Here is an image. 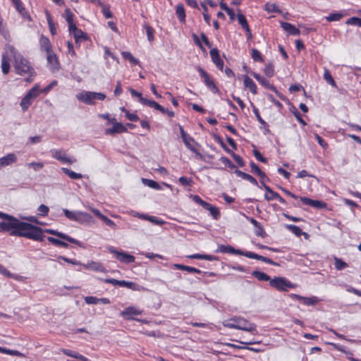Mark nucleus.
I'll list each match as a JSON object with an SVG mask.
<instances>
[{
    "instance_id": "nucleus-52",
    "label": "nucleus",
    "mask_w": 361,
    "mask_h": 361,
    "mask_svg": "<svg viewBox=\"0 0 361 361\" xmlns=\"http://www.w3.org/2000/svg\"><path fill=\"white\" fill-rule=\"evenodd\" d=\"M144 27L146 30V33L147 36V39L149 42H152L154 40V29L149 26L148 24L145 23L144 25Z\"/></svg>"
},
{
    "instance_id": "nucleus-60",
    "label": "nucleus",
    "mask_w": 361,
    "mask_h": 361,
    "mask_svg": "<svg viewBox=\"0 0 361 361\" xmlns=\"http://www.w3.org/2000/svg\"><path fill=\"white\" fill-rule=\"evenodd\" d=\"M214 140L221 145V147L226 151L228 154L231 152V149L226 146V145L223 141L222 138L219 135H215L214 136Z\"/></svg>"
},
{
    "instance_id": "nucleus-17",
    "label": "nucleus",
    "mask_w": 361,
    "mask_h": 361,
    "mask_svg": "<svg viewBox=\"0 0 361 361\" xmlns=\"http://www.w3.org/2000/svg\"><path fill=\"white\" fill-rule=\"evenodd\" d=\"M250 222L255 227V233L257 236H260L262 238H264L267 236V233L263 228V226L254 218H247Z\"/></svg>"
},
{
    "instance_id": "nucleus-23",
    "label": "nucleus",
    "mask_w": 361,
    "mask_h": 361,
    "mask_svg": "<svg viewBox=\"0 0 361 361\" xmlns=\"http://www.w3.org/2000/svg\"><path fill=\"white\" fill-rule=\"evenodd\" d=\"M90 92H89V91L82 92L80 94H78L76 95V97L79 101H80L86 104H89V105L94 104V102L91 101V97H90L91 95H90Z\"/></svg>"
},
{
    "instance_id": "nucleus-46",
    "label": "nucleus",
    "mask_w": 361,
    "mask_h": 361,
    "mask_svg": "<svg viewBox=\"0 0 361 361\" xmlns=\"http://www.w3.org/2000/svg\"><path fill=\"white\" fill-rule=\"evenodd\" d=\"M251 57L255 61H258L261 63L264 62V59L261 53L256 49H252Z\"/></svg>"
},
{
    "instance_id": "nucleus-44",
    "label": "nucleus",
    "mask_w": 361,
    "mask_h": 361,
    "mask_svg": "<svg viewBox=\"0 0 361 361\" xmlns=\"http://www.w3.org/2000/svg\"><path fill=\"white\" fill-rule=\"evenodd\" d=\"M241 255L245 256L248 258H250V259H257V260H260V261H262L263 257H264V256L259 255L258 254H256V253H254V252H252L250 251H243V250H242Z\"/></svg>"
},
{
    "instance_id": "nucleus-27",
    "label": "nucleus",
    "mask_w": 361,
    "mask_h": 361,
    "mask_svg": "<svg viewBox=\"0 0 361 361\" xmlns=\"http://www.w3.org/2000/svg\"><path fill=\"white\" fill-rule=\"evenodd\" d=\"M173 267L177 269L182 270V271H186L190 273H196V274L202 273V271L198 269H196V268L192 267H189V266H186V265H183V264H174Z\"/></svg>"
},
{
    "instance_id": "nucleus-47",
    "label": "nucleus",
    "mask_w": 361,
    "mask_h": 361,
    "mask_svg": "<svg viewBox=\"0 0 361 361\" xmlns=\"http://www.w3.org/2000/svg\"><path fill=\"white\" fill-rule=\"evenodd\" d=\"M334 262V266L337 270H343L348 267V264L340 258L335 257Z\"/></svg>"
},
{
    "instance_id": "nucleus-43",
    "label": "nucleus",
    "mask_w": 361,
    "mask_h": 361,
    "mask_svg": "<svg viewBox=\"0 0 361 361\" xmlns=\"http://www.w3.org/2000/svg\"><path fill=\"white\" fill-rule=\"evenodd\" d=\"M47 240L54 245L61 246L65 248L68 247V244L53 237H47Z\"/></svg>"
},
{
    "instance_id": "nucleus-57",
    "label": "nucleus",
    "mask_w": 361,
    "mask_h": 361,
    "mask_svg": "<svg viewBox=\"0 0 361 361\" xmlns=\"http://www.w3.org/2000/svg\"><path fill=\"white\" fill-rule=\"evenodd\" d=\"M104 282L106 283H111L114 286H118L121 287H123L125 281L124 280L120 281V280H117L115 279H106L104 280Z\"/></svg>"
},
{
    "instance_id": "nucleus-50",
    "label": "nucleus",
    "mask_w": 361,
    "mask_h": 361,
    "mask_svg": "<svg viewBox=\"0 0 361 361\" xmlns=\"http://www.w3.org/2000/svg\"><path fill=\"white\" fill-rule=\"evenodd\" d=\"M253 113L255 114L257 121L263 126H264L265 128H267V130L269 131V129H268V127H269V125L267 124V123L263 120L259 114V110L257 108H256L255 106H253Z\"/></svg>"
},
{
    "instance_id": "nucleus-35",
    "label": "nucleus",
    "mask_w": 361,
    "mask_h": 361,
    "mask_svg": "<svg viewBox=\"0 0 361 361\" xmlns=\"http://www.w3.org/2000/svg\"><path fill=\"white\" fill-rule=\"evenodd\" d=\"M236 18L238 19V23L241 25L243 29L245 30V29L249 27V25L247 23L245 16L244 14H243L242 13H240V11L237 13Z\"/></svg>"
},
{
    "instance_id": "nucleus-8",
    "label": "nucleus",
    "mask_w": 361,
    "mask_h": 361,
    "mask_svg": "<svg viewBox=\"0 0 361 361\" xmlns=\"http://www.w3.org/2000/svg\"><path fill=\"white\" fill-rule=\"evenodd\" d=\"M50 152L53 158L63 164H72L76 161L75 159L68 158L63 149H51Z\"/></svg>"
},
{
    "instance_id": "nucleus-21",
    "label": "nucleus",
    "mask_w": 361,
    "mask_h": 361,
    "mask_svg": "<svg viewBox=\"0 0 361 361\" xmlns=\"http://www.w3.org/2000/svg\"><path fill=\"white\" fill-rule=\"evenodd\" d=\"M39 45L41 50L44 51L46 53L49 51L50 52L53 50L50 40L46 36L41 35L39 39Z\"/></svg>"
},
{
    "instance_id": "nucleus-11",
    "label": "nucleus",
    "mask_w": 361,
    "mask_h": 361,
    "mask_svg": "<svg viewBox=\"0 0 361 361\" xmlns=\"http://www.w3.org/2000/svg\"><path fill=\"white\" fill-rule=\"evenodd\" d=\"M47 61L49 68L52 71H59L60 68V63L59 59L54 51L52 50L50 52H47Z\"/></svg>"
},
{
    "instance_id": "nucleus-12",
    "label": "nucleus",
    "mask_w": 361,
    "mask_h": 361,
    "mask_svg": "<svg viewBox=\"0 0 361 361\" xmlns=\"http://www.w3.org/2000/svg\"><path fill=\"white\" fill-rule=\"evenodd\" d=\"M252 75L264 87L269 89L270 90L275 92L281 99H283V97L281 95V94L278 92L276 88L272 85L270 84L269 82L264 78V77L261 76L260 74L253 72L252 73Z\"/></svg>"
},
{
    "instance_id": "nucleus-62",
    "label": "nucleus",
    "mask_w": 361,
    "mask_h": 361,
    "mask_svg": "<svg viewBox=\"0 0 361 361\" xmlns=\"http://www.w3.org/2000/svg\"><path fill=\"white\" fill-rule=\"evenodd\" d=\"M29 93H30L34 97H37L39 94L42 92V90L39 89V86L38 85H35L34 87H32L29 91Z\"/></svg>"
},
{
    "instance_id": "nucleus-64",
    "label": "nucleus",
    "mask_w": 361,
    "mask_h": 361,
    "mask_svg": "<svg viewBox=\"0 0 361 361\" xmlns=\"http://www.w3.org/2000/svg\"><path fill=\"white\" fill-rule=\"evenodd\" d=\"M85 302L88 305H97L99 304V300L97 298L94 296H87L85 298Z\"/></svg>"
},
{
    "instance_id": "nucleus-9",
    "label": "nucleus",
    "mask_w": 361,
    "mask_h": 361,
    "mask_svg": "<svg viewBox=\"0 0 361 361\" xmlns=\"http://www.w3.org/2000/svg\"><path fill=\"white\" fill-rule=\"evenodd\" d=\"M43 231H44V233H47L49 234H51L53 235H56L61 239L65 240L71 243H73L80 247H82V243L80 241H78V240H76V239L62 233V232H59L56 230H54V229H51V228L43 229Z\"/></svg>"
},
{
    "instance_id": "nucleus-54",
    "label": "nucleus",
    "mask_w": 361,
    "mask_h": 361,
    "mask_svg": "<svg viewBox=\"0 0 361 361\" xmlns=\"http://www.w3.org/2000/svg\"><path fill=\"white\" fill-rule=\"evenodd\" d=\"M90 95H91V101L94 102V100H104L106 98V95L101 92H90Z\"/></svg>"
},
{
    "instance_id": "nucleus-22",
    "label": "nucleus",
    "mask_w": 361,
    "mask_h": 361,
    "mask_svg": "<svg viewBox=\"0 0 361 361\" xmlns=\"http://www.w3.org/2000/svg\"><path fill=\"white\" fill-rule=\"evenodd\" d=\"M243 84L245 87L248 88L253 94H257V88L256 84L250 78L246 75H243Z\"/></svg>"
},
{
    "instance_id": "nucleus-14",
    "label": "nucleus",
    "mask_w": 361,
    "mask_h": 361,
    "mask_svg": "<svg viewBox=\"0 0 361 361\" xmlns=\"http://www.w3.org/2000/svg\"><path fill=\"white\" fill-rule=\"evenodd\" d=\"M210 56L212 62L221 71L224 70V61L221 59L219 53V50L216 48H213L210 50Z\"/></svg>"
},
{
    "instance_id": "nucleus-2",
    "label": "nucleus",
    "mask_w": 361,
    "mask_h": 361,
    "mask_svg": "<svg viewBox=\"0 0 361 361\" xmlns=\"http://www.w3.org/2000/svg\"><path fill=\"white\" fill-rule=\"evenodd\" d=\"M6 50L13 58V66L17 74L22 76L36 75V72L30 61L20 54L13 46L8 44Z\"/></svg>"
},
{
    "instance_id": "nucleus-24",
    "label": "nucleus",
    "mask_w": 361,
    "mask_h": 361,
    "mask_svg": "<svg viewBox=\"0 0 361 361\" xmlns=\"http://www.w3.org/2000/svg\"><path fill=\"white\" fill-rule=\"evenodd\" d=\"M183 141L188 149H190L193 153H195L197 157H202V154L191 144V142H195L193 137H192L191 136H189L187 138H185V140H183Z\"/></svg>"
},
{
    "instance_id": "nucleus-13",
    "label": "nucleus",
    "mask_w": 361,
    "mask_h": 361,
    "mask_svg": "<svg viewBox=\"0 0 361 361\" xmlns=\"http://www.w3.org/2000/svg\"><path fill=\"white\" fill-rule=\"evenodd\" d=\"M300 200L302 204L309 205L316 209H324L326 207V204L320 200H312L307 197H300Z\"/></svg>"
},
{
    "instance_id": "nucleus-7",
    "label": "nucleus",
    "mask_w": 361,
    "mask_h": 361,
    "mask_svg": "<svg viewBox=\"0 0 361 361\" xmlns=\"http://www.w3.org/2000/svg\"><path fill=\"white\" fill-rule=\"evenodd\" d=\"M108 250L115 255L116 259L122 263L131 264L135 260V257L133 255L122 251H118L114 247H108Z\"/></svg>"
},
{
    "instance_id": "nucleus-51",
    "label": "nucleus",
    "mask_w": 361,
    "mask_h": 361,
    "mask_svg": "<svg viewBox=\"0 0 361 361\" xmlns=\"http://www.w3.org/2000/svg\"><path fill=\"white\" fill-rule=\"evenodd\" d=\"M345 24L361 27V18L357 17L350 18L345 21Z\"/></svg>"
},
{
    "instance_id": "nucleus-38",
    "label": "nucleus",
    "mask_w": 361,
    "mask_h": 361,
    "mask_svg": "<svg viewBox=\"0 0 361 361\" xmlns=\"http://www.w3.org/2000/svg\"><path fill=\"white\" fill-rule=\"evenodd\" d=\"M73 35L75 38L76 43H78L81 41L87 39L86 34L83 31H82L80 29H78V30H76V32H75L73 34Z\"/></svg>"
},
{
    "instance_id": "nucleus-34",
    "label": "nucleus",
    "mask_w": 361,
    "mask_h": 361,
    "mask_svg": "<svg viewBox=\"0 0 361 361\" xmlns=\"http://www.w3.org/2000/svg\"><path fill=\"white\" fill-rule=\"evenodd\" d=\"M286 228L298 237H300L302 234H305L299 226L295 225L287 224L286 225Z\"/></svg>"
},
{
    "instance_id": "nucleus-20",
    "label": "nucleus",
    "mask_w": 361,
    "mask_h": 361,
    "mask_svg": "<svg viewBox=\"0 0 361 361\" xmlns=\"http://www.w3.org/2000/svg\"><path fill=\"white\" fill-rule=\"evenodd\" d=\"M235 173L237 176L240 177L241 178L249 181L250 183L253 184L255 186H257L258 188H261L257 180L251 175L244 173L238 169L235 170Z\"/></svg>"
},
{
    "instance_id": "nucleus-45",
    "label": "nucleus",
    "mask_w": 361,
    "mask_h": 361,
    "mask_svg": "<svg viewBox=\"0 0 361 361\" xmlns=\"http://www.w3.org/2000/svg\"><path fill=\"white\" fill-rule=\"evenodd\" d=\"M46 16H47V23L49 25V27L50 30V32L52 35H54L56 33V27H55L54 22L52 21L51 16L48 11L46 12Z\"/></svg>"
},
{
    "instance_id": "nucleus-19",
    "label": "nucleus",
    "mask_w": 361,
    "mask_h": 361,
    "mask_svg": "<svg viewBox=\"0 0 361 361\" xmlns=\"http://www.w3.org/2000/svg\"><path fill=\"white\" fill-rule=\"evenodd\" d=\"M280 24L281 27L290 35L296 36L300 34V30L289 23L281 22Z\"/></svg>"
},
{
    "instance_id": "nucleus-32",
    "label": "nucleus",
    "mask_w": 361,
    "mask_h": 361,
    "mask_svg": "<svg viewBox=\"0 0 361 361\" xmlns=\"http://www.w3.org/2000/svg\"><path fill=\"white\" fill-rule=\"evenodd\" d=\"M252 275L260 281H270L271 280L268 274L259 271H253Z\"/></svg>"
},
{
    "instance_id": "nucleus-40",
    "label": "nucleus",
    "mask_w": 361,
    "mask_h": 361,
    "mask_svg": "<svg viewBox=\"0 0 361 361\" xmlns=\"http://www.w3.org/2000/svg\"><path fill=\"white\" fill-rule=\"evenodd\" d=\"M345 16L343 13H330L328 16L326 17V20L329 22L332 21H338Z\"/></svg>"
},
{
    "instance_id": "nucleus-4",
    "label": "nucleus",
    "mask_w": 361,
    "mask_h": 361,
    "mask_svg": "<svg viewBox=\"0 0 361 361\" xmlns=\"http://www.w3.org/2000/svg\"><path fill=\"white\" fill-rule=\"evenodd\" d=\"M63 212L67 219L77 221L80 224L90 223L92 221V216L86 212L80 211H70L67 209H63Z\"/></svg>"
},
{
    "instance_id": "nucleus-29",
    "label": "nucleus",
    "mask_w": 361,
    "mask_h": 361,
    "mask_svg": "<svg viewBox=\"0 0 361 361\" xmlns=\"http://www.w3.org/2000/svg\"><path fill=\"white\" fill-rule=\"evenodd\" d=\"M176 14L181 23L185 22V12L182 4H179L176 7Z\"/></svg>"
},
{
    "instance_id": "nucleus-33",
    "label": "nucleus",
    "mask_w": 361,
    "mask_h": 361,
    "mask_svg": "<svg viewBox=\"0 0 361 361\" xmlns=\"http://www.w3.org/2000/svg\"><path fill=\"white\" fill-rule=\"evenodd\" d=\"M142 182L143 183L144 185H145L152 189H154L157 190H161V187L160 186V185L157 182H156L153 180L142 178Z\"/></svg>"
},
{
    "instance_id": "nucleus-37",
    "label": "nucleus",
    "mask_w": 361,
    "mask_h": 361,
    "mask_svg": "<svg viewBox=\"0 0 361 361\" xmlns=\"http://www.w3.org/2000/svg\"><path fill=\"white\" fill-rule=\"evenodd\" d=\"M204 209L209 211L210 214L215 220H217L219 218L220 212L217 207L212 206L209 203L208 207H207V208H205Z\"/></svg>"
},
{
    "instance_id": "nucleus-16",
    "label": "nucleus",
    "mask_w": 361,
    "mask_h": 361,
    "mask_svg": "<svg viewBox=\"0 0 361 361\" xmlns=\"http://www.w3.org/2000/svg\"><path fill=\"white\" fill-rule=\"evenodd\" d=\"M17 161V157L13 153H10L0 158V169L9 166Z\"/></svg>"
},
{
    "instance_id": "nucleus-3",
    "label": "nucleus",
    "mask_w": 361,
    "mask_h": 361,
    "mask_svg": "<svg viewBox=\"0 0 361 361\" xmlns=\"http://www.w3.org/2000/svg\"><path fill=\"white\" fill-rule=\"evenodd\" d=\"M225 327L234 329H240L245 331L250 332L255 335L257 334L256 325L250 323L244 318L240 317H235L229 320L224 321L223 323Z\"/></svg>"
},
{
    "instance_id": "nucleus-55",
    "label": "nucleus",
    "mask_w": 361,
    "mask_h": 361,
    "mask_svg": "<svg viewBox=\"0 0 361 361\" xmlns=\"http://www.w3.org/2000/svg\"><path fill=\"white\" fill-rule=\"evenodd\" d=\"M130 93L131 94L132 96L133 97H138L139 99V102L142 104H144V100H147L146 98H144L142 95V93L141 92H139L137 91H136L135 90L130 87L128 89Z\"/></svg>"
},
{
    "instance_id": "nucleus-59",
    "label": "nucleus",
    "mask_w": 361,
    "mask_h": 361,
    "mask_svg": "<svg viewBox=\"0 0 361 361\" xmlns=\"http://www.w3.org/2000/svg\"><path fill=\"white\" fill-rule=\"evenodd\" d=\"M228 154H230L232 156V157L233 158V159L238 164V166L241 167L244 166L245 162L239 155L234 153L232 150H231V152Z\"/></svg>"
},
{
    "instance_id": "nucleus-18",
    "label": "nucleus",
    "mask_w": 361,
    "mask_h": 361,
    "mask_svg": "<svg viewBox=\"0 0 361 361\" xmlns=\"http://www.w3.org/2000/svg\"><path fill=\"white\" fill-rule=\"evenodd\" d=\"M216 252H221V253L234 254V255H241V253H242L241 250L235 249L231 245H220L218 247Z\"/></svg>"
},
{
    "instance_id": "nucleus-30",
    "label": "nucleus",
    "mask_w": 361,
    "mask_h": 361,
    "mask_svg": "<svg viewBox=\"0 0 361 361\" xmlns=\"http://www.w3.org/2000/svg\"><path fill=\"white\" fill-rule=\"evenodd\" d=\"M140 314L141 311L133 307H128L121 312V315L125 317L132 315H140Z\"/></svg>"
},
{
    "instance_id": "nucleus-1",
    "label": "nucleus",
    "mask_w": 361,
    "mask_h": 361,
    "mask_svg": "<svg viewBox=\"0 0 361 361\" xmlns=\"http://www.w3.org/2000/svg\"><path fill=\"white\" fill-rule=\"evenodd\" d=\"M0 215L6 217V222L0 226V229L4 230V233L7 232L12 236L23 237L35 241L44 240L45 235L41 227L22 221L8 214H0Z\"/></svg>"
},
{
    "instance_id": "nucleus-61",
    "label": "nucleus",
    "mask_w": 361,
    "mask_h": 361,
    "mask_svg": "<svg viewBox=\"0 0 361 361\" xmlns=\"http://www.w3.org/2000/svg\"><path fill=\"white\" fill-rule=\"evenodd\" d=\"M133 290H140V286L132 281H126L124 282V286Z\"/></svg>"
},
{
    "instance_id": "nucleus-48",
    "label": "nucleus",
    "mask_w": 361,
    "mask_h": 361,
    "mask_svg": "<svg viewBox=\"0 0 361 361\" xmlns=\"http://www.w3.org/2000/svg\"><path fill=\"white\" fill-rule=\"evenodd\" d=\"M324 78L326 81L327 83L330 84L333 87H336V82L333 78V77L331 75V73L329 70L325 69L324 73Z\"/></svg>"
},
{
    "instance_id": "nucleus-26",
    "label": "nucleus",
    "mask_w": 361,
    "mask_h": 361,
    "mask_svg": "<svg viewBox=\"0 0 361 361\" xmlns=\"http://www.w3.org/2000/svg\"><path fill=\"white\" fill-rule=\"evenodd\" d=\"M87 269H91L97 271L104 272L105 269L101 263L91 262L87 264H82Z\"/></svg>"
},
{
    "instance_id": "nucleus-6",
    "label": "nucleus",
    "mask_w": 361,
    "mask_h": 361,
    "mask_svg": "<svg viewBox=\"0 0 361 361\" xmlns=\"http://www.w3.org/2000/svg\"><path fill=\"white\" fill-rule=\"evenodd\" d=\"M196 69L199 72L201 79L208 89H209L214 94H219V90L211 75L199 66L196 67Z\"/></svg>"
},
{
    "instance_id": "nucleus-42",
    "label": "nucleus",
    "mask_w": 361,
    "mask_h": 361,
    "mask_svg": "<svg viewBox=\"0 0 361 361\" xmlns=\"http://www.w3.org/2000/svg\"><path fill=\"white\" fill-rule=\"evenodd\" d=\"M319 302V299L316 296H313L311 298L304 297L302 298V302L307 306H312L317 304Z\"/></svg>"
},
{
    "instance_id": "nucleus-36",
    "label": "nucleus",
    "mask_w": 361,
    "mask_h": 361,
    "mask_svg": "<svg viewBox=\"0 0 361 361\" xmlns=\"http://www.w3.org/2000/svg\"><path fill=\"white\" fill-rule=\"evenodd\" d=\"M121 55L123 59L128 60L132 65H137L139 63V61L129 51H122Z\"/></svg>"
},
{
    "instance_id": "nucleus-25",
    "label": "nucleus",
    "mask_w": 361,
    "mask_h": 361,
    "mask_svg": "<svg viewBox=\"0 0 361 361\" xmlns=\"http://www.w3.org/2000/svg\"><path fill=\"white\" fill-rule=\"evenodd\" d=\"M61 351L64 355L68 357H73L80 360H88V359L86 357L75 351L65 348L62 349Z\"/></svg>"
},
{
    "instance_id": "nucleus-49",
    "label": "nucleus",
    "mask_w": 361,
    "mask_h": 361,
    "mask_svg": "<svg viewBox=\"0 0 361 361\" xmlns=\"http://www.w3.org/2000/svg\"><path fill=\"white\" fill-rule=\"evenodd\" d=\"M264 73L268 78H271L274 75V68L272 63H269L265 66Z\"/></svg>"
},
{
    "instance_id": "nucleus-5",
    "label": "nucleus",
    "mask_w": 361,
    "mask_h": 361,
    "mask_svg": "<svg viewBox=\"0 0 361 361\" xmlns=\"http://www.w3.org/2000/svg\"><path fill=\"white\" fill-rule=\"evenodd\" d=\"M270 286L279 291H288L289 288H295L296 285L292 283L284 277L276 276L270 281Z\"/></svg>"
},
{
    "instance_id": "nucleus-39",
    "label": "nucleus",
    "mask_w": 361,
    "mask_h": 361,
    "mask_svg": "<svg viewBox=\"0 0 361 361\" xmlns=\"http://www.w3.org/2000/svg\"><path fill=\"white\" fill-rule=\"evenodd\" d=\"M1 70L5 75L8 74L10 71V63L4 54L2 56Z\"/></svg>"
},
{
    "instance_id": "nucleus-10",
    "label": "nucleus",
    "mask_w": 361,
    "mask_h": 361,
    "mask_svg": "<svg viewBox=\"0 0 361 361\" xmlns=\"http://www.w3.org/2000/svg\"><path fill=\"white\" fill-rule=\"evenodd\" d=\"M111 123H113V126L112 128H106L105 130V135L119 134L126 133L128 131L127 127L123 126L121 123L116 122L115 118H112Z\"/></svg>"
},
{
    "instance_id": "nucleus-28",
    "label": "nucleus",
    "mask_w": 361,
    "mask_h": 361,
    "mask_svg": "<svg viewBox=\"0 0 361 361\" xmlns=\"http://www.w3.org/2000/svg\"><path fill=\"white\" fill-rule=\"evenodd\" d=\"M251 172L257 174L260 178L264 179L267 178L269 180V178L266 176V174L259 169V167L253 161H251L250 164Z\"/></svg>"
},
{
    "instance_id": "nucleus-15",
    "label": "nucleus",
    "mask_w": 361,
    "mask_h": 361,
    "mask_svg": "<svg viewBox=\"0 0 361 361\" xmlns=\"http://www.w3.org/2000/svg\"><path fill=\"white\" fill-rule=\"evenodd\" d=\"M17 11L22 16V17L28 21H32L30 16L26 11L20 0H14L12 1Z\"/></svg>"
},
{
    "instance_id": "nucleus-53",
    "label": "nucleus",
    "mask_w": 361,
    "mask_h": 361,
    "mask_svg": "<svg viewBox=\"0 0 361 361\" xmlns=\"http://www.w3.org/2000/svg\"><path fill=\"white\" fill-rule=\"evenodd\" d=\"M99 6L102 8V13L104 14L106 18H111L113 17V14L110 11V8L109 6L104 4L102 2V5Z\"/></svg>"
},
{
    "instance_id": "nucleus-31",
    "label": "nucleus",
    "mask_w": 361,
    "mask_h": 361,
    "mask_svg": "<svg viewBox=\"0 0 361 361\" xmlns=\"http://www.w3.org/2000/svg\"><path fill=\"white\" fill-rule=\"evenodd\" d=\"M61 171L71 179L78 180L82 178L81 173L74 172L67 168L63 167L61 168Z\"/></svg>"
},
{
    "instance_id": "nucleus-63",
    "label": "nucleus",
    "mask_w": 361,
    "mask_h": 361,
    "mask_svg": "<svg viewBox=\"0 0 361 361\" xmlns=\"http://www.w3.org/2000/svg\"><path fill=\"white\" fill-rule=\"evenodd\" d=\"M143 105H146V106H148L149 107H152V108H154L156 110H159L161 105L159 104L157 102L153 101V100H149L148 99H147V100H144V104Z\"/></svg>"
},
{
    "instance_id": "nucleus-56",
    "label": "nucleus",
    "mask_w": 361,
    "mask_h": 361,
    "mask_svg": "<svg viewBox=\"0 0 361 361\" xmlns=\"http://www.w3.org/2000/svg\"><path fill=\"white\" fill-rule=\"evenodd\" d=\"M32 103V102L25 96L21 99L20 104V106L22 107L23 111H25L26 110H27V109L29 108V106L31 105Z\"/></svg>"
},
{
    "instance_id": "nucleus-41",
    "label": "nucleus",
    "mask_w": 361,
    "mask_h": 361,
    "mask_svg": "<svg viewBox=\"0 0 361 361\" xmlns=\"http://www.w3.org/2000/svg\"><path fill=\"white\" fill-rule=\"evenodd\" d=\"M264 10L268 13H281L280 9L277 5L274 3H267L264 5Z\"/></svg>"
},
{
    "instance_id": "nucleus-58",
    "label": "nucleus",
    "mask_w": 361,
    "mask_h": 361,
    "mask_svg": "<svg viewBox=\"0 0 361 361\" xmlns=\"http://www.w3.org/2000/svg\"><path fill=\"white\" fill-rule=\"evenodd\" d=\"M192 199L195 203L201 205L204 209L208 207L209 203L202 200L201 197L197 195H192Z\"/></svg>"
}]
</instances>
